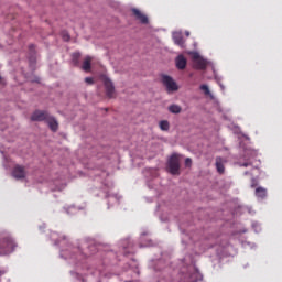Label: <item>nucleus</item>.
I'll use <instances>...</instances> for the list:
<instances>
[{
    "label": "nucleus",
    "instance_id": "f257e3e1",
    "mask_svg": "<svg viewBox=\"0 0 282 282\" xmlns=\"http://www.w3.org/2000/svg\"><path fill=\"white\" fill-rule=\"evenodd\" d=\"M18 242L9 231H0V256H9L15 251Z\"/></svg>",
    "mask_w": 282,
    "mask_h": 282
},
{
    "label": "nucleus",
    "instance_id": "f03ea898",
    "mask_svg": "<svg viewBox=\"0 0 282 282\" xmlns=\"http://www.w3.org/2000/svg\"><path fill=\"white\" fill-rule=\"evenodd\" d=\"M180 167H181L180 155L172 154L167 161V171L172 175H180L181 174Z\"/></svg>",
    "mask_w": 282,
    "mask_h": 282
},
{
    "label": "nucleus",
    "instance_id": "7ed1b4c3",
    "mask_svg": "<svg viewBox=\"0 0 282 282\" xmlns=\"http://www.w3.org/2000/svg\"><path fill=\"white\" fill-rule=\"evenodd\" d=\"M189 55H192V61L194 62V68L196 69L207 68L208 62L207 59L203 58V56H200V53L191 52Z\"/></svg>",
    "mask_w": 282,
    "mask_h": 282
},
{
    "label": "nucleus",
    "instance_id": "20e7f679",
    "mask_svg": "<svg viewBox=\"0 0 282 282\" xmlns=\"http://www.w3.org/2000/svg\"><path fill=\"white\" fill-rule=\"evenodd\" d=\"M161 80L169 93L177 91V89H178L177 83L174 82V79L171 76L163 75Z\"/></svg>",
    "mask_w": 282,
    "mask_h": 282
},
{
    "label": "nucleus",
    "instance_id": "39448f33",
    "mask_svg": "<svg viewBox=\"0 0 282 282\" xmlns=\"http://www.w3.org/2000/svg\"><path fill=\"white\" fill-rule=\"evenodd\" d=\"M12 175L17 180L25 178L26 177L25 166L23 165L13 166Z\"/></svg>",
    "mask_w": 282,
    "mask_h": 282
},
{
    "label": "nucleus",
    "instance_id": "423d86ee",
    "mask_svg": "<svg viewBox=\"0 0 282 282\" xmlns=\"http://www.w3.org/2000/svg\"><path fill=\"white\" fill-rule=\"evenodd\" d=\"M105 89H106V95L108 98H113L115 97V93H116V88L113 86V83L111 82L110 78H105Z\"/></svg>",
    "mask_w": 282,
    "mask_h": 282
},
{
    "label": "nucleus",
    "instance_id": "0eeeda50",
    "mask_svg": "<svg viewBox=\"0 0 282 282\" xmlns=\"http://www.w3.org/2000/svg\"><path fill=\"white\" fill-rule=\"evenodd\" d=\"M46 123L51 131L56 132L58 131L59 124L58 121H56V118L54 116H50V112H47Z\"/></svg>",
    "mask_w": 282,
    "mask_h": 282
},
{
    "label": "nucleus",
    "instance_id": "6e6552de",
    "mask_svg": "<svg viewBox=\"0 0 282 282\" xmlns=\"http://www.w3.org/2000/svg\"><path fill=\"white\" fill-rule=\"evenodd\" d=\"M31 121H46L47 122V111H34L31 116Z\"/></svg>",
    "mask_w": 282,
    "mask_h": 282
},
{
    "label": "nucleus",
    "instance_id": "1a4fd4ad",
    "mask_svg": "<svg viewBox=\"0 0 282 282\" xmlns=\"http://www.w3.org/2000/svg\"><path fill=\"white\" fill-rule=\"evenodd\" d=\"M133 15L138 21L141 22V24H149V18L145 15V13H142L139 9H132Z\"/></svg>",
    "mask_w": 282,
    "mask_h": 282
},
{
    "label": "nucleus",
    "instance_id": "9d476101",
    "mask_svg": "<svg viewBox=\"0 0 282 282\" xmlns=\"http://www.w3.org/2000/svg\"><path fill=\"white\" fill-rule=\"evenodd\" d=\"M176 68L178 69H185L186 68V65H187V59L185 58L184 55H178L176 57Z\"/></svg>",
    "mask_w": 282,
    "mask_h": 282
},
{
    "label": "nucleus",
    "instance_id": "9b49d317",
    "mask_svg": "<svg viewBox=\"0 0 282 282\" xmlns=\"http://www.w3.org/2000/svg\"><path fill=\"white\" fill-rule=\"evenodd\" d=\"M173 41L178 45V47L184 48L185 47V42L182 33H174L173 35Z\"/></svg>",
    "mask_w": 282,
    "mask_h": 282
},
{
    "label": "nucleus",
    "instance_id": "f8f14e48",
    "mask_svg": "<svg viewBox=\"0 0 282 282\" xmlns=\"http://www.w3.org/2000/svg\"><path fill=\"white\" fill-rule=\"evenodd\" d=\"M268 195L267 188H263V186H258L256 188V197L264 199Z\"/></svg>",
    "mask_w": 282,
    "mask_h": 282
},
{
    "label": "nucleus",
    "instance_id": "ddd939ff",
    "mask_svg": "<svg viewBox=\"0 0 282 282\" xmlns=\"http://www.w3.org/2000/svg\"><path fill=\"white\" fill-rule=\"evenodd\" d=\"M91 56H86V58L83 62V66L82 68L84 69V72H90L91 69Z\"/></svg>",
    "mask_w": 282,
    "mask_h": 282
},
{
    "label": "nucleus",
    "instance_id": "4468645a",
    "mask_svg": "<svg viewBox=\"0 0 282 282\" xmlns=\"http://www.w3.org/2000/svg\"><path fill=\"white\" fill-rule=\"evenodd\" d=\"M216 169L219 174H224L225 165H224V161H223L221 156L216 158Z\"/></svg>",
    "mask_w": 282,
    "mask_h": 282
},
{
    "label": "nucleus",
    "instance_id": "2eb2a0df",
    "mask_svg": "<svg viewBox=\"0 0 282 282\" xmlns=\"http://www.w3.org/2000/svg\"><path fill=\"white\" fill-rule=\"evenodd\" d=\"M169 111L173 115H180V112H182V108L178 105H171L169 106Z\"/></svg>",
    "mask_w": 282,
    "mask_h": 282
},
{
    "label": "nucleus",
    "instance_id": "dca6fc26",
    "mask_svg": "<svg viewBox=\"0 0 282 282\" xmlns=\"http://www.w3.org/2000/svg\"><path fill=\"white\" fill-rule=\"evenodd\" d=\"M161 131H169V129L171 128L170 122L169 121H161L159 123Z\"/></svg>",
    "mask_w": 282,
    "mask_h": 282
},
{
    "label": "nucleus",
    "instance_id": "f3484780",
    "mask_svg": "<svg viewBox=\"0 0 282 282\" xmlns=\"http://www.w3.org/2000/svg\"><path fill=\"white\" fill-rule=\"evenodd\" d=\"M200 89H202V91L205 93L206 96L212 95L210 89H209V86H207V85H202V86H200Z\"/></svg>",
    "mask_w": 282,
    "mask_h": 282
},
{
    "label": "nucleus",
    "instance_id": "a211bd4d",
    "mask_svg": "<svg viewBox=\"0 0 282 282\" xmlns=\"http://www.w3.org/2000/svg\"><path fill=\"white\" fill-rule=\"evenodd\" d=\"M79 58H80V53H74V55H73V62H74L75 65H78Z\"/></svg>",
    "mask_w": 282,
    "mask_h": 282
},
{
    "label": "nucleus",
    "instance_id": "6ab92c4d",
    "mask_svg": "<svg viewBox=\"0 0 282 282\" xmlns=\"http://www.w3.org/2000/svg\"><path fill=\"white\" fill-rule=\"evenodd\" d=\"M63 40H64L65 42H69V41H70V35H69V33H63Z\"/></svg>",
    "mask_w": 282,
    "mask_h": 282
},
{
    "label": "nucleus",
    "instance_id": "aec40b11",
    "mask_svg": "<svg viewBox=\"0 0 282 282\" xmlns=\"http://www.w3.org/2000/svg\"><path fill=\"white\" fill-rule=\"evenodd\" d=\"M185 166L191 167L192 166V159L187 158L185 159Z\"/></svg>",
    "mask_w": 282,
    "mask_h": 282
},
{
    "label": "nucleus",
    "instance_id": "412c9836",
    "mask_svg": "<svg viewBox=\"0 0 282 282\" xmlns=\"http://www.w3.org/2000/svg\"><path fill=\"white\" fill-rule=\"evenodd\" d=\"M85 82L88 83V85H94V78L87 77Z\"/></svg>",
    "mask_w": 282,
    "mask_h": 282
},
{
    "label": "nucleus",
    "instance_id": "4be33fe9",
    "mask_svg": "<svg viewBox=\"0 0 282 282\" xmlns=\"http://www.w3.org/2000/svg\"><path fill=\"white\" fill-rule=\"evenodd\" d=\"M257 186H258L257 180H256V178H252V180H251V187L254 188V187H257Z\"/></svg>",
    "mask_w": 282,
    "mask_h": 282
},
{
    "label": "nucleus",
    "instance_id": "5701e85b",
    "mask_svg": "<svg viewBox=\"0 0 282 282\" xmlns=\"http://www.w3.org/2000/svg\"><path fill=\"white\" fill-rule=\"evenodd\" d=\"M242 167H248V165H250L249 162H245V163H241Z\"/></svg>",
    "mask_w": 282,
    "mask_h": 282
},
{
    "label": "nucleus",
    "instance_id": "b1692460",
    "mask_svg": "<svg viewBox=\"0 0 282 282\" xmlns=\"http://www.w3.org/2000/svg\"><path fill=\"white\" fill-rule=\"evenodd\" d=\"M29 48H30V50H33V48H35V46H34V45H30Z\"/></svg>",
    "mask_w": 282,
    "mask_h": 282
},
{
    "label": "nucleus",
    "instance_id": "393cba45",
    "mask_svg": "<svg viewBox=\"0 0 282 282\" xmlns=\"http://www.w3.org/2000/svg\"><path fill=\"white\" fill-rule=\"evenodd\" d=\"M170 282H173V281H170Z\"/></svg>",
    "mask_w": 282,
    "mask_h": 282
}]
</instances>
